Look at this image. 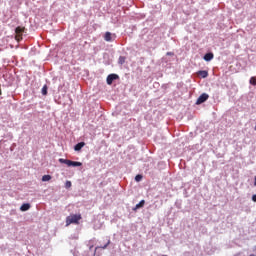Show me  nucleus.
<instances>
[{
    "instance_id": "a878e982",
    "label": "nucleus",
    "mask_w": 256,
    "mask_h": 256,
    "mask_svg": "<svg viewBox=\"0 0 256 256\" xmlns=\"http://www.w3.org/2000/svg\"><path fill=\"white\" fill-rule=\"evenodd\" d=\"M250 256H256L255 254H250Z\"/></svg>"
},
{
    "instance_id": "f03ea898",
    "label": "nucleus",
    "mask_w": 256,
    "mask_h": 256,
    "mask_svg": "<svg viewBox=\"0 0 256 256\" xmlns=\"http://www.w3.org/2000/svg\"><path fill=\"white\" fill-rule=\"evenodd\" d=\"M209 98H210L209 94H207V93L201 94L196 101V105H201V104L205 103L206 101L209 100Z\"/></svg>"
},
{
    "instance_id": "20e7f679",
    "label": "nucleus",
    "mask_w": 256,
    "mask_h": 256,
    "mask_svg": "<svg viewBox=\"0 0 256 256\" xmlns=\"http://www.w3.org/2000/svg\"><path fill=\"white\" fill-rule=\"evenodd\" d=\"M115 38H116V35L112 36L111 32H106L104 35V40H105V42H108V43L115 41Z\"/></svg>"
},
{
    "instance_id": "a211bd4d",
    "label": "nucleus",
    "mask_w": 256,
    "mask_h": 256,
    "mask_svg": "<svg viewBox=\"0 0 256 256\" xmlns=\"http://www.w3.org/2000/svg\"><path fill=\"white\" fill-rule=\"evenodd\" d=\"M70 253L72 254V256H81L76 248L70 250Z\"/></svg>"
},
{
    "instance_id": "0eeeda50",
    "label": "nucleus",
    "mask_w": 256,
    "mask_h": 256,
    "mask_svg": "<svg viewBox=\"0 0 256 256\" xmlns=\"http://www.w3.org/2000/svg\"><path fill=\"white\" fill-rule=\"evenodd\" d=\"M31 208L30 203H23L20 207L21 212H27Z\"/></svg>"
},
{
    "instance_id": "f3484780",
    "label": "nucleus",
    "mask_w": 256,
    "mask_h": 256,
    "mask_svg": "<svg viewBox=\"0 0 256 256\" xmlns=\"http://www.w3.org/2000/svg\"><path fill=\"white\" fill-rule=\"evenodd\" d=\"M142 180H143V176L141 174H138V175L135 176V181L137 183H140Z\"/></svg>"
},
{
    "instance_id": "9b49d317",
    "label": "nucleus",
    "mask_w": 256,
    "mask_h": 256,
    "mask_svg": "<svg viewBox=\"0 0 256 256\" xmlns=\"http://www.w3.org/2000/svg\"><path fill=\"white\" fill-rule=\"evenodd\" d=\"M42 96H47L48 95V86L45 84L41 90Z\"/></svg>"
},
{
    "instance_id": "2eb2a0df",
    "label": "nucleus",
    "mask_w": 256,
    "mask_h": 256,
    "mask_svg": "<svg viewBox=\"0 0 256 256\" xmlns=\"http://www.w3.org/2000/svg\"><path fill=\"white\" fill-rule=\"evenodd\" d=\"M51 176L50 175H45V176H42V182H49L51 180Z\"/></svg>"
},
{
    "instance_id": "1a4fd4ad",
    "label": "nucleus",
    "mask_w": 256,
    "mask_h": 256,
    "mask_svg": "<svg viewBox=\"0 0 256 256\" xmlns=\"http://www.w3.org/2000/svg\"><path fill=\"white\" fill-rule=\"evenodd\" d=\"M85 146V142H79L74 146V151H81Z\"/></svg>"
},
{
    "instance_id": "393cba45",
    "label": "nucleus",
    "mask_w": 256,
    "mask_h": 256,
    "mask_svg": "<svg viewBox=\"0 0 256 256\" xmlns=\"http://www.w3.org/2000/svg\"><path fill=\"white\" fill-rule=\"evenodd\" d=\"M254 186H256V176L254 177Z\"/></svg>"
},
{
    "instance_id": "9d476101",
    "label": "nucleus",
    "mask_w": 256,
    "mask_h": 256,
    "mask_svg": "<svg viewBox=\"0 0 256 256\" xmlns=\"http://www.w3.org/2000/svg\"><path fill=\"white\" fill-rule=\"evenodd\" d=\"M198 75H199L200 77H202V78H206V77L209 76V71H207V70H199V71H198Z\"/></svg>"
},
{
    "instance_id": "6ab92c4d",
    "label": "nucleus",
    "mask_w": 256,
    "mask_h": 256,
    "mask_svg": "<svg viewBox=\"0 0 256 256\" xmlns=\"http://www.w3.org/2000/svg\"><path fill=\"white\" fill-rule=\"evenodd\" d=\"M23 32H24V29H23L22 27L18 26V27L16 28V33H17V34H22Z\"/></svg>"
},
{
    "instance_id": "5701e85b",
    "label": "nucleus",
    "mask_w": 256,
    "mask_h": 256,
    "mask_svg": "<svg viewBox=\"0 0 256 256\" xmlns=\"http://www.w3.org/2000/svg\"><path fill=\"white\" fill-rule=\"evenodd\" d=\"M252 201H253L254 203H256V194H254V195L252 196Z\"/></svg>"
},
{
    "instance_id": "f8f14e48",
    "label": "nucleus",
    "mask_w": 256,
    "mask_h": 256,
    "mask_svg": "<svg viewBox=\"0 0 256 256\" xmlns=\"http://www.w3.org/2000/svg\"><path fill=\"white\" fill-rule=\"evenodd\" d=\"M175 207L177 209H181L182 208V200L181 199H176L175 201Z\"/></svg>"
},
{
    "instance_id": "4be33fe9",
    "label": "nucleus",
    "mask_w": 256,
    "mask_h": 256,
    "mask_svg": "<svg viewBox=\"0 0 256 256\" xmlns=\"http://www.w3.org/2000/svg\"><path fill=\"white\" fill-rule=\"evenodd\" d=\"M166 55L173 56V55H175V53H173V52H166Z\"/></svg>"
},
{
    "instance_id": "6e6552de",
    "label": "nucleus",
    "mask_w": 256,
    "mask_h": 256,
    "mask_svg": "<svg viewBox=\"0 0 256 256\" xmlns=\"http://www.w3.org/2000/svg\"><path fill=\"white\" fill-rule=\"evenodd\" d=\"M82 165L83 164L81 162L70 160L68 167H82Z\"/></svg>"
},
{
    "instance_id": "aec40b11",
    "label": "nucleus",
    "mask_w": 256,
    "mask_h": 256,
    "mask_svg": "<svg viewBox=\"0 0 256 256\" xmlns=\"http://www.w3.org/2000/svg\"><path fill=\"white\" fill-rule=\"evenodd\" d=\"M72 187V182L71 181H66V183H65V188L66 189H69V188H71Z\"/></svg>"
},
{
    "instance_id": "4468645a",
    "label": "nucleus",
    "mask_w": 256,
    "mask_h": 256,
    "mask_svg": "<svg viewBox=\"0 0 256 256\" xmlns=\"http://www.w3.org/2000/svg\"><path fill=\"white\" fill-rule=\"evenodd\" d=\"M59 163L66 164L69 166L70 160L69 159H64V158H59Z\"/></svg>"
},
{
    "instance_id": "c756f323",
    "label": "nucleus",
    "mask_w": 256,
    "mask_h": 256,
    "mask_svg": "<svg viewBox=\"0 0 256 256\" xmlns=\"http://www.w3.org/2000/svg\"><path fill=\"white\" fill-rule=\"evenodd\" d=\"M93 256H95V252H93Z\"/></svg>"
},
{
    "instance_id": "423d86ee",
    "label": "nucleus",
    "mask_w": 256,
    "mask_h": 256,
    "mask_svg": "<svg viewBox=\"0 0 256 256\" xmlns=\"http://www.w3.org/2000/svg\"><path fill=\"white\" fill-rule=\"evenodd\" d=\"M144 206H145V200L142 199L138 204H136V206L133 208V211L136 212L137 210H140Z\"/></svg>"
},
{
    "instance_id": "39448f33",
    "label": "nucleus",
    "mask_w": 256,
    "mask_h": 256,
    "mask_svg": "<svg viewBox=\"0 0 256 256\" xmlns=\"http://www.w3.org/2000/svg\"><path fill=\"white\" fill-rule=\"evenodd\" d=\"M204 61L205 62H211L214 59V54L213 52H208L204 55Z\"/></svg>"
},
{
    "instance_id": "ddd939ff",
    "label": "nucleus",
    "mask_w": 256,
    "mask_h": 256,
    "mask_svg": "<svg viewBox=\"0 0 256 256\" xmlns=\"http://www.w3.org/2000/svg\"><path fill=\"white\" fill-rule=\"evenodd\" d=\"M111 243V240H108L103 246H98V247H95V250L101 248V249H106Z\"/></svg>"
},
{
    "instance_id": "dca6fc26",
    "label": "nucleus",
    "mask_w": 256,
    "mask_h": 256,
    "mask_svg": "<svg viewBox=\"0 0 256 256\" xmlns=\"http://www.w3.org/2000/svg\"><path fill=\"white\" fill-rule=\"evenodd\" d=\"M125 60H126V58H125V57L120 56V58H118V64H119V65H124Z\"/></svg>"
},
{
    "instance_id": "c85d7f7f",
    "label": "nucleus",
    "mask_w": 256,
    "mask_h": 256,
    "mask_svg": "<svg viewBox=\"0 0 256 256\" xmlns=\"http://www.w3.org/2000/svg\"><path fill=\"white\" fill-rule=\"evenodd\" d=\"M254 129H255V131H256V124H255V128H254Z\"/></svg>"
},
{
    "instance_id": "412c9836",
    "label": "nucleus",
    "mask_w": 256,
    "mask_h": 256,
    "mask_svg": "<svg viewBox=\"0 0 256 256\" xmlns=\"http://www.w3.org/2000/svg\"><path fill=\"white\" fill-rule=\"evenodd\" d=\"M250 84H251L252 86H256V79H255L254 77H252V78L250 79Z\"/></svg>"
},
{
    "instance_id": "7c9ffc66",
    "label": "nucleus",
    "mask_w": 256,
    "mask_h": 256,
    "mask_svg": "<svg viewBox=\"0 0 256 256\" xmlns=\"http://www.w3.org/2000/svg\"><path fill=\"white\" fill-rule=\"evenodd\" d=\"M163 256H167V255H163Z\"/></svg>"
},
{
    "instance_id": "b1692460",
    "label": "nucleus",
    "mask_w": 256,
    "mask_h": 256,
    "mask_svg": "<svg viewBox=\"0 0 256 256\" xmlns=\"http://www.w3.org/2000/svg\"><path fill=\"white\" fill-rule=\"evenodd\" d=\"M252 251H253V252H256V245L253 246Z\"/></svg>"
},
{
    "instance_id": "bb28decb",
    "label": "nucleus",
    "mask_w": 256,
    "mask_h": 256,
    "mask_svg": "<svg viewBox=\"0 0 256 256\" xmlns=\"http://www.w3.org/2000/svg\"><path fill=\"white\" fill-rule=\"evenodd\" d=\"M92 248H93V246H90V248H89V249L91 250Z\"/></svg>"
},
{
    "instance_id": "f257e3e1",
    "label": "nucleus",
    "mask_w": 256,
    "mask_h": 256,
    "mask_svg": "<svg viewBox=\"0 0 256 256\" xmlns=\"http://www.w3.org/2000/svg\"><path fill=\"white\" fill-rule=\"evenodd\" d=\"M82 219L81 214H74L66 218V225L78 224L79 220Z\"/></svg>"
},
{
    "instance_id": "7ed1b4c3",
    "label": "nucleus",
    "mask_w": 256,
    "mask_h": 256,
    "mask_svg": "<svg viewBox=\"0 0 256 256\" xmlns=\"http://www.w3.org/2000/svg\"><path fill=\"white\" fill-rule=\"evenodd\" d=\"M119 79V75L118 74H115V73H112L110 74L107 78H106V84H108V86H111L112 83L115 81V80H118Z\"/></svg>"
},
{
    "instance_id": "cd10ccee",
    "label": "nucleus",
    "mask_w": 256,
    "mask_h": 256,
    "mask_svg": "<svg viewBox=\"0 0 256 256\" xmlns=\"http://www.w3.org/2000/svg\"><path fill=\"white\" fill-rule=\"evenodd\" d=\"M2 94V91L0 90V95Z\"/></svg>"
}]
</instances>
